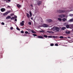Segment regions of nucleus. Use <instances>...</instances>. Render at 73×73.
Listing matches in <instances>:
<instances>
[{"mask_svg":"<svg viewBox=\"0 0 73 73\" xmlns=\"http://www.w3.org/2000/svg\"><path fill=\"white\" fill-rule=\"evenodd\" d=\"M29 12L30 13V17H32V12L29 11Z\"/></svg>","mask_w":73,"mask_h":73,"instance_id":"obj_17","label":"nucleus"},{"mask_svg":"<svg viewBox=\"0 0 73 73\" xmlns=\"http://www.w3.org/2000/svg\"><path fill=\"white\" fill-rule=\"evenodd\" d=\"M14 15H14V13H12L10 15V16H14Z\"/></svg>","mask_w":73,"mask_h":73,"instance_id":"obj_30","label":"nucleus"},{"mask_svg":"<svg viewBox=\"0 0 73 73\" xmlns=\"http://www.w3.org/2000/svg\"><path fill=\"white\" fill-rule=\"evenodd\" d=\"M42 26L43 27H48V25L46 24H44Z\"/></svg>","mask_w":73,"mask_h":73,"instance_id":"obj_7","label":"nucleus"},{"mask_svg":"<svg viewBox=\"0 0 73 73\" xmlns=\"http://www.w3.org/2000/svg\"><path fill=\"white\" fill-rule=\"evenodd\" d=\"M71 29L73 28V26H72L71 27Z\"/></svg>","mask_w":73,"mask_h":73,"instance_id":"obj_37","label":"nucleus"},{"mask_svg":"<svg viewBox=\"0 0 73 73\" xmlns=\"http://www.w3.org/2000/svg\"><path fill=\"white\" fill-rule=\"evenodd\" d=\"M60 38V39H63V38H66V37H63L62 36H61L59 37Z\"/></svg>","mask_w":73,"mask_h":73,"instance_id":"obj_11","label":"nucleus"},{"mask_svg":"<svg viewBox=\"0 0 73 73\" xmlns=\"http://www.w3.org/2000/svg\"><path fill=\"white\" fill-rule=\"evenodd\" d=\"M66 28H69V27H70L69 25H66Z\"/></svg>","mask_w":73,"mask_h":73,"instance_id":"obj_19","label":"nucleus"},{"mask_svg":"<svg viewBox=\"0 0 73 73\" xmlns=\"http://www.w3.org/2000/svg\"><path fill=\"white\" fill-rule=\"evenodd\" d=\"M11 16H7V17H6V19L7 20V19H11Z\"/></svg>","mask_w":73,"mask_h":73,"instance_id":"obj_12","label":"nucleus"},{"mask_svg":"<svg viewBox=\"0 0 73 73\" xmlns=\"http://www.w3.org/2000/svg\"><path fill=\"white\" fill-rule=\"evenodd\" d=\"M21 33H24V31H21Z\"/></svg>","mask_w":73,"mask_h":73,"instance_id":"obj_36","label":"nucleus"},{"mask_svg":"<svg viewBox=\"0 0 73 73\" xmlns=\"http://www.w3.org/2000/svg\"><path fill=\"white\" fill-rule=\"evenodd\" d=\"M66 24V23H64V24Z\"/></svg>","mask_w":73,"mask_h":73,"instance_id":"obj_47","label":"nucleus"},{"mask_svg":"<svg viewBox=\"0 0 73 73\" xmlns=\"http://www.w3.org/2000/svg\"><path fill=\"white\" fill-rule=\"evenodd\" d=\"M28 34L29 35L30 34V33H29L28 32Z\"/></svg>","mask_w":73,"mask_h":73,"instance_id":"obj_44","label":"nucleus"},{"mask_svg":"<svg viewBox=\"0 0 73 73\" xmlns=\"http://www.w3.org/2000/svg\"><path fill=\"white\" fill-rule=\"evenodd\" d=\"M17 6L18 8H21V5H20L19 4L17 5Z\"/></svg>","mask_w":73,"mask_h":73,"instance_id":"obj_10","label":"nucleus"},{"mask_svg":"<svg viewBox=\"0 0 73 73\" xmlns=\"http://www.w3.org/2000/svg\"><path fill=\"white\" fill-rule=\"evenodd\" d=\"M40 33L41 32H42L43 33H44L45 31H40Z\"/></svg>","mask_w":73,"mask_h":73,"instance_id":"obj_23","label":"nucleus"},{"mask_svg":"<svg viewBox=\"0 0 73 73\" xmlns=\"http://www.w3.org/2000/svg\"><path fill=\"white\" fill-rule=\"evenodd\" d=\"M65 33L66 34H70V31H66Z\"/></svg>","mask_w":73,"mask_h":73,"instance_id":"obj_16","label":"nucleus"},{"mask_svg":"<svg viewBox=\"0 0 73 73\" xmlns=\"http://www.w3.org/2000/svg\"><path fill=\"white\" fill-rule=\"evenodd\" d=\"M15 17V18H16L17 17V16H15V17Z\"/></svg>","mask_w":73,"mask_h":73,"instance_id":"obj_39","label":"nucleus"},{"mask_svg":"<svg viewBox=\"0 0 73 73\" xmlns=\"http://www.w3.org/2000/svg\"><path fill=\"white\" fill-rule=\"evenodd\" d=\"M25 34H28V32L26 31L25 32Z\"/></svg>","mask_w":73,"mask_h":73,"instance_id":"obj_31","label":"nucleus"},{"mask_svg":"<svg viewBox=\"0 0 73 73\" xmlns=\"http://www.w3.org/2000/svg\"><path fill=\"white\" fill-rule=\"evenodd\" d=\"M31 32L32 33H35V31H33V30H32Z\"/></svg>","mask_w":73,"mask_h":73,"instance_id":"obj_29","label":"nucleus"},{"mask_svg":"<svg viewBox=\"0 0 73 73\" xmlns=\"http://www.w3.org/2000/svg\"><path fill=\"white\" fill-rule=\"evenodd\" d=\"M27 30H28L29 32H32V31L31 29H27Z\"/></svg>","mask_w":73,"mask_h":73,"instance_id":"obj_18","label":"nucleus"},{"mask_svg":"<svg viewBox=\"0 0 73 73\" xmlns=\"http://www.w3.org/2000/svg\"><path fill=\"white\" fill-rule=\"evenodd\" d=\"M31 7H33V5H31Z\"/></svg>","mask_w":73,"mask_h":73,"instance_id":"obj_42","label":"nucleus"},{"mask_svg":"<svg viewBox=\"0 0 73 73\" xmlns=\"http://www.w3.org/2000/svg\"><path fill=\"white\" fill-rule=\"evenodd\" d=\"M59 17H60L61 18H63V17H65V15H64L62 14L60 15H59Z\"/></svg>","mask_w":73,"mask_h":73,"instance_id":"obj_4","label":"nucleus"},{"mask_svg":"<svg viewBox=\"0 0 73 73\" xmlns=\"http://www.w3.org/2000/svg\"><path fill=\"white\" fill-rule=\"evenodd\" d=\"M69 22H73V19H72L69 20Z\"/></svg>","mask_w":73,"mask_h":73,"instance_id":"obj_14","label":"nucleus"},{"mask_svg":"<svg viewBox=\"0 0 73 73\" xmlns=\"http://www.w3.org/2000/svg\"><path fill=\"white\" fill-rule=\"evenodd\" d=\"M14 19H15V17H13L11 18L10 20H14Z\"/></svg>","mask_w":73,"mask_h":73,"instance_id":"obj_22","label":"nucleus"},{"mask_svg":"<svg viewBox=\"0 0 73 73\" xmlns=\"http://www.w3.org/2000/svg\"><path fill=\"white\" fill-rule=\"evenodd\" d=\"M28 24H29V25H31L32 24V23H31V22H28Z\"/></svg>","mask_w":73,"mask_h":73,"instance_id":"obj_27","label":"nucleus"},{"mask_svg":"<svg viewBox=\"0 0 73 73\" xmlns=\"http://www.w3.org/2000/svg\"><path fill=\"white\" fill-rule=\"evenodd\" d=\"M33 36H37V35L35 34H33Z\"/></svg>","mask_w":73,"mask_h":73,"instance_id":"obj_32","label":"nucleus"},{"mask_svg":"<svg viewBox=\"0 0 73 73\" xmlns=\"http://www.w3.org/2000/svg\"><path fill=\"white\" fill-rule=\"evenodd\" d=\"M48 22H51V21H52V20L51 19H48Z\"/></svg>","mask_w":73,"mask_h":73,"instance_id":"obj_25","label":"nucleus"},{"mask_svg":"<svg viewBox=\"0 0 73 73\" xmlns=\"http://www.w3.org/2000/svg\"><path fill=\"white\" fill-rule=\"evenodd\" d=\"M15 21H17V19H15Z\"/></svg>","mask_w":73,"mask_h":73,"instance_id":"obj_38","label":"nucleus"},{"mask_svg":"<svg viewBox=\"0 0 73 73\" xmlns=\"http://www.w3.org/2000/svg\"><path fill=\"white\" fill-rule=\"evenodd\" d=\"M1 12H4L5 11V9L4 8H2L1 9Z\"/></svg>","mask_w":73,"mask_h":73,"instance_id":"obj_9","label":"nucleus"},{"mask_svg":"<svg viewBox=\"0 0 73 73\" xmlns=\"http://www.w3.org/2000/svg\"><path fill=\"white\" fill-rule=\"evenodd\" d=\"M58 20L60 21H62V19L61 18H58Z\"/></svg>","mask_w":73,"mask_h":73,"instance_id":"obj_24","label":"nucleus"},{"mask_svg":"<svg viewBox=\"0 0 73 73\" xmlns=\"http://www.w3.org/2000/svg\"><path fill=\"white\" fill-rule=\"evenodd\" d=\"M66 29V28L65 27H63L61 28L62 30H64L65 29Z\"/></svg>","mask_w":73,"mask_h":73,"instance_id":"obj_13","label":"nucleus"},{"mask_svg":"<svg viewBox=\"0 0 73 73\" xmlns=\"http://www.w3.org/2000/svg\"><path fill=\"white\" fill-rule=\"evenodd\" d=\"M27 17H29V14H28V13H27Z\"/></svg>","mask_w":73,"mask_h":73,"instance_id":"obj_21","label":"nucleus"},{"mask_svg":"<svg viewBox=\"0 0 73 73\" xmlns=\"http://www.w3.org/2000/svg\"><path fill=\"white\" fill-rule=\"evenodd\" d=\"M5 24H4V22H2V23H1V25H4Z\"/></svg>","mask_w":73,"mask_h":73,"instance_id":"obj_34","label":"nucleus"},{"mask_svg":"<svg viewBox=\"0 0 73 73\" xmlns=\"http://www.w3.org/2000/svg\"><path fill=\"white\" fill-rule=\"evenodd\" d=\"M37 38H42V39L44 38V37H43V36H38Z\"/></svg>","mask_w":73,"mask_h":73,"instance_id":"obj_6","label":"nucleus"},{"mask_svg":"<svg viewBox=\"0 0 73 73\" xmlns=\"http://www.w3.org/2000/svg\"><path fill=\"white\" fill-rule=\"evenodd\" d=\"M7 7H8L9 8H11V7H10V6L8 5L7 6Z\"/></svg>","mask_w":73,"mask_h":73,"instance_id":"obj_40","label":"nucleus"},{"mask_svg":"<svg viewBox=\"0 0 73 73\" xmlns=\"http://www.w3.org/2000/svg\"><path fill=\"white\" fill-rule=\"evenodd\" d=\"M43 36L44 37H45V38H47L48 37V36L46 35H44Z\"/></svg>","mask_w":73,"mask_h":73,"instance_id":"obj_20","label":"nucleus"},{"mask_svg":"<svg viewBox=\"0 0 73 73\" xmlns=\"http://www.w3.org/2000/svg\"><path fill=\"white\" fill-rule=\"evenodd\" d=\"M10 12H11V11H9L7 12H6L5 13H3V15L4 16H6V15H8V13H10Z\"/></svg>","mask_w":73,"mask_h":73,"instance_id":"obj_3","label":"nucleus"},{"mask_svg":"<svg viewBox=\"0 0 73 73\" xmlns=\"http://www.w3.org/2000/svg\"><path fill=\"white\" fill-rule=\"evenodd\" d=\"M57 12L59 13H64L65 11L64 10H57Z\"/></svg>","mask_w":73,"mask_h":73,"instance_id":"obj_2","label":"nucleus"},{"mask_svg":"<svg viewBox=\"0 0 73 73\" xmlns=\"http://www.w3.org/2000/svg\"><path fill=\"white\" fill-rule=\"evenodd\" d=\"M41 36H44V35L43 34H42L41 35Z\"/></svg>","mask_w":73,"mask_h":73,"instance_id":"obj_45","label":"nucleus"},{"mask_svg":"<svg viewBox=\"0 0 73 73\" xmlns=\"http://www.w3.org/2000/svg\"><path fill=\"white\" fill-rule=\"evenodd\" d=\"M62 20L63 21H66L67 20L66 19L64 18L62 19Z\"/></svg>","mask_w":73,"mask_h":73,"instance_id":"obj_15","label":"nucleus"},{"mask_svg":"<svg viewBox=\"0 0 73 73\" xmlns=\"http://www.w3.org/2000/svg\"><path fill=\"white\" fill-rule=\"evenodd\" d=\"M31 20H33V17H31Z\"/></svg>","mask_w":73,"mask_h":73,"instance_id":"obj_43","label":"nucleus"},{"mask_svg":"<svg viewBox=\"0 0 73 73\" xmlns=\"http://www.w3.org/2000/svg\"><path fill=\"white\" fill-rule=\"evenodd\" d=\"M17 29L18 30V31H20V29L18 27H17Z\"/></svg>","mask_w":73,"mask_h":73,"instance_id":"obj_28","label":"nucleus"},{"mask_svg":"<svg viewBox=\"0 0 73 73\" xmlns=\"http://www.w3.org/2000/svg\"><path fill=\"white\" fill-rule=\"evenodd\" d=\"M52 30L54 32H58L60 31V28L58 27H54Z\"/></svg>","mask_w":73,"mask_h":73,"instance_id":"obj_1","label":"nucleus"},{"mask_svg":"<svg viewBox=\"0 0 73 73\" xmlns=\"http://www.w3.org/2000/svg\"><path fill=\"white\" fill-rule=\"evenodd\" d=\"M55 46H58V44L57 43L55 44Z\"/></svg>","mask_w":73,"mask_h":73,"instance_id":"obj_35","label":"nucleus"},{"mask_svg":"<svg viewBox=\"0 0 73 73\" xmlns=\"http://www.w3.org/2000/svg\"><path fill=\"white\" fill-rule=\"evenodd\" d=\"M41 3H42V2L41 1H39L38 2L37 4L38 6H40L41 5Z\"/></svg>","mask_w":73,"mask_h":73,"instance_id":"obj_8","label":"nucleus"},{"mask_svg":"<svg viewBox=\"0 0 73 73\" xmlns=\"http://www.w3.org/2000/svg\"><path fill=\"white\" fill-rule=\"evenodd\" d=\"M24 21H22V22L20 23V25H21V26H24Z\"/></svg>","mask_w":73,"mask_h":73,"instance_id":"obj_5","label":"nucleus"},{"mask_svg":"<svg viewBox=\"0 0 73 73\" xmlns=\"http://www.w3.org/2000/svg\"><path fill=\"white\" fill-rule=\"evenodd\" d=\"M50 46H54V44H53V43H51L50 44Z\"/></svg>","mask_w":73,"mask_h":73,"instance_id":"obj_26","label":"nucleus"},{"mask_svg":"<svg viewBox=\"0 0 73 73\" xmlns=\"http://www.w3.org/2000/svg\"><path fill=\"white\" fill-rule=\"evenodd\" d=\"M68 38H70V37H68Z\"/></svg>","mask_w":73,"mask_h":73,"instance_id":"obj_46","label":"nucleus"},{"mask_svg":"<svg viewBox=\"0 0 73 73\" xmlns=\"http://www.w3.org/2000/svg\"><path fill=\"white\" fill-rule=\"evenodd\" d=\"M13 27H11L10 28V29L11 30H13Z\"/></svg>","mask_w":73,"mask_h":73,"instance_id":"obj_33","label":"nucleus"},{"mask_svg":"<svg viewBox=\"0 0 73 73\" xmlns=\"http://www.w3.org/2000/svg\"><path fill=\"white\" fill-rule=\"evenodd\" d=\"M7 1L9 2H11V0H7Z\"/></svg>","mask_w":73,"mask_h":73,"instance_id":"obj_41","label":"nucleus"}]
</instances>
